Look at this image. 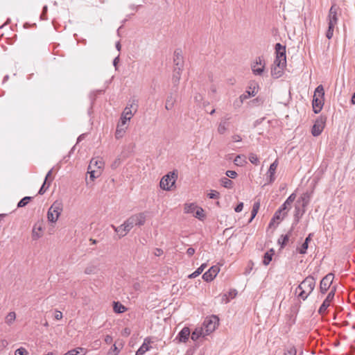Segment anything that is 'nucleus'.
Masks as SVG:
<instances>
[{
  "label": "nucleus",
  "instance_id": "obj_1",
  "mask_svg": "<svg viewBox=\"0 0 355 355\" xmlns=\"http://www.w3.org/2000/svg\"><path fill=\"white\" fill-rule=\"evenodd\" d=\"M315 286V279L309 275L306 277L296 288L295 294L297 297L305 300L313 292Z\"/></svg>",
  "mask_w": 355,
  "mask_h": 355
},
{
  "label": "nucleus",
  "instance_id": "obj_2",
  "mask_svg": "<svg viewBox=\"0 0 355 355\" xmlns=\"http://www.w3.org/2000/svg\"><path fill=\"white\" fill-rule=\"evenodd\" d=\"M324 87L322 85H320L315 89L312 101L313 110L315 114L319 113L322 109L324 105Z\"/></svg>",
  "mask_w": 355,
  "mask_h": 355
},
{
  "label": "nucleus",
  "instance_id": "obj_3",
  "mask_svg": "<svg viewBox=\"0 0 355 355\" xmlns=\"http://www.w3.org/2000/svg\"><path fill=\"white\" fill-rule=\"evenodd\" d=\"M63 209L62 203L60 201H55L47 212L48 220L51 223H55L60 217Z\"/></svg>",
  "mask_w": 355,
  "mask_h": 355
},
{
  "label": "nucleus",
  "instance_id": "obj_4",
  "mask_svg": "<svg viewBox=\"0 0 355 355\" xmlns=\"http://www.w3.org/2000/svg\"><path fill=\"white\" fill-rule=\"evenodd\" d=\"M146 215L144 213H139L128 218L124 223H125L126 231H130L134 226H141L145 223Z\"/></svg>",
  "mask_w": 355,
  "mask_h": 355
},
{
  "label": "nucleus",
  "instance_id": "obj_5",
  "mask_svg": "<svg viewBox=\"0 0 355 355\" xmlns=\"http://www.w3.org/2000/svg\"><path fill=\"white\" fill-rule=\"evenodd\" d=\"M218 324V318L216 315H211L205 319L202 328L205 331V334L208 336L212 333L216 329Z\"/></svg>",
  "mask_w": 355,
  "mask_h": 355
},
{
  "label": "nucleus",
  "instance_id": "obj_6",
  "mask_svg": "<svg viewBox=\"0 0 355 355\" xmlns=\"http://www.w3.org/2000/svg\"><path fill=\"white\" fill-rule=\"evenodd\" d=\"M177 178L178 174L175 171L170 172L161 179L159 183L160 187L164 190H170L171 188L174 185Z\"/></svg>",
  "mask_w": 355,
  "mask_h": 355
},
{
  "label": "nucleus",
  "instance_id": "obj_7",
  "mask_svg": "<svg viewBox=\"0 0 355 355\" xmlns=\"http://www.w3.org/2000/svg\"><path fill=\"white\" fill-rule=\"evenodd\" d=\"M266 62L262 56L257 57L251 64L252 73L255 76H261L265 70Z\"/></svg>",
  "mask_w": 355,
  "mask_h": 355
},
{
  "label": "nucleus",
  "instance_id": "obj_8",
  "mask_svg": "<svg viewBox=\"0 0 355 355\" xmlns=\"http://www.w3.org/2000/svg\"><path fill=\"white\" fill-rule=\"evenodd\" d=\"M137 104L136 103L135 100H132L130 103H128L127 106L125 107L123 112H122L121 118L129 121L131 118L133 116L134 113H135L137 110Z\"/></svg>",
  "mask_w": 355,
  "mask_h": 355
},
{
  "label": "nucleus",
  "instance_id": "obj_9",
  "mask_svg": "<svg viewBox=\"0 0 355 355\" xmlns=\"http://www.w3.org/2000/svg\"><path fill=\"white\" fill-rule=\"evenodd\" d=\"M257 87L255 85H250L248 89L245 92L239 96V99L234 101V105L240 106L243 104V101L251 96H254L257 93Z\"/></svg>",
  "mask_w": 355,
  "mask_h": 355
},
{
  "label": "nucleus",
  "instance_id": "obj_10",
  "mask_svg": "<svg viewBox=\"0 0 355 355\" xmlns=\"http://www.w3.org/2000/svg\"><path fill=\"white\" fill-rule=\"evenodd\" d=\"M275 53L276 58L275 60L277 61L278 64H279V62L281 64H286V47L284 46L277 43L275 44Z\"/></svg>",
  "mask_w": 355,
  "mask_h": 355
},
{
  "label": "nucleus",
  "instance_id": "obj_11",
  "mask_svg": "<svg viewBox=\"0 0 355 355\" xmlns=\"http://www.w3.org/2000/svg\"><path fill=\"white\" fill-rule=\"evenodd\" d=\"M334 275L331 272L322 279L320 284V291L322 293L324 294L328 291L334 281Z\"/></svg>",
  "mask_w": 355,
  "mask_h": 355
},
{
  "label": "nucleus",
  "instance_id": "obj_12",
  "mask_svg": "<svg viewBox=\"0 0 355 355\" xmlns=\"http://www.w3.org/2000/svg\"><path fill=\"white\" fill-rule=\"evenodd\" d=\"M325 125V119L320 116L318 118L313 124L311 133L314 137L319 136L324 130Z\"/></svg>",
  "mask_w": 355,
  "mask_h": 355
},
{
  "label": "nucleus",
  "instance_id": "obj_13",
  "mask_svg": "<svg viewBox=\"0 0 355 355\" xmlns=\"http://www.w3.org/2000/svg\"><path fill=\"white\" fill-rule=\"evenodd\" d=\"M335 288H332L331 291L328 293L327 297L323 301L322 304L320 306L318 309V313L320 315H324L327 309V308L330 306L331 301L333 300L335 295Z\"/></svg>",
  "mask_w": 355,
  "mask_h": 355
},
{
  "label": "nucleus",
  "instance_id": "obj_14",
  "mask_svg": "<svg viewBox=\"0 0 355 355\" xmlns=\"http://www.w3.org/2000/svg\"><path fill=\"white\" fill-rule=\"evenodd\" d=\"M219 271L220 268L218 266H213L202 275V279L205 282H211L216 277Z\"/></svg>",
  "mask_w": 355,
  "mask_h": 355
},
{
  "label": "nucleus",
  "instance_id": "obj_15",
  "mask_svg": "<svg viewBox=\"0 0 355 355\" xmlns=\"http://www.w3.org/2000/svg\"><path fill=\"white\" fill-rule=\"evenodd\" d=\"M338 10V7L336 5L334 4L329 9V15L327 17L328 24H331L336 26L338 23V16L337 12Z\"/></svg>",
  "mask_w": 355,
  "mask_h": 355
},
{
  "label": "nucleus",
  "instance_id": "obj_16",
  "mask_svg": "<svg viewBox=\"0 0 355 355\" xmlns=\"http://www.w3.org/2000/svg\"><path fill=\"white\" fill-rule=\"evenodd\" d=\"M286 64H278L277 61H274V64L271 67V76L274 78H278L281 77L283 74L284 69L286 67Z\"/></svg>",
  "mask_w": 355,
  "mask_h": 355
},
{
  "label": "nucleus",
  "instance_id": "obj_17",
  "mask_svg": "<svg viewBox=\"0 0 355 355\" xmlns=\"http://www.w3.org/2000/svg\"><path fill=\"white\" fill-rule=\"evenodd\" d=\"M128 121H125L123 119H120L119 122L117 124L116 132H115V137L119 139L124 135L125 132V130L127 129L126 123Z\"/></svg>",
  "mask_w": 355,
  "mask_h": 355
},
{
  "label": "nucleus",
  "instance_id": "obj_18",
  "mask_svg": "<svg viewBox=\"0 0 355 355\" xmlns=\"http://www.w3.org/2000/svg\"><path fill=\"white\" fill-rule=\"evenodd\" d=\"M287 211H285L281 207H279L275 213L272 218L271 219L269 226L271 227L274 223L277 222L278 224L280 221H282L284 218L286 216Z\"/></svg>",
  "mask_w": 355,
  "mask_h": 355
},
{
  "label": "nucleus",
  "instance_id": "obj_19",
  "mask_svg": "<svg viewBox=\"0 0 355 355\" xmlns=\"http://www.w3.org/2000/svg\"><path fill=\"white\" fill-rule=\"evenodd\" d=\"M230 117H225L220 120L217 128L218 134L224 135L228 130L230 124Z\"/></svg>",
  "mask_w": 355,
  "mask_h": 355
},
{
  "label": "nucleus",
  "instance_id": "obj_20",
  "mask_svg": "<svg viewBox=\"0 0 355 355\" xmlns=\"http://www.w3.org/2000/svg\"><path fill=\"white\" fill-rule=\"evenodd\" d=\"M43 227L42 223H36L32 230V239L33 240H37L41 238L43 235Z\"/></svg>",
  "mask_w": 355,
  "mask_h": 355
},
{
  "label": "nucleus",
  "instance_id": "obj_21",
  "mask_svg": "<svg viewBox=\"0 0 355 355\" xmlns=\"http://www.w3.org/2000/svg\"><path fill=\"white\" fill-rule=\"evenodd\" d=\"M191 332L189 327H184L178 334L175 340H178L180 343H186L188 341Z\"/></svg>",
  "mask_w": 355,
  "mask_h": 355
},
{
  "label": "nucleus",
  "instance_id": "obj_22",
  "mask_svg": "<svg viewBox=\"0 0 355 355\" xmlns=\"http://www.w3.org/2000/svg\"><path fill=\"white\" fill-rule=\"evenodd\" d=\"M173 63H174V68H180L183 69V65H184V61H183V57L181 53V51L177 49L174 52V57H173Z\"/></svg>",
  "mask_w": 355,
  "mask_h": 355
},
{
  "label": "nucleus",
  "instance_id": "obj_23",
  "mask_svg": "<svg viewBox=\"0 0 355 355\" xmlns=\"http://www.w3.org/2000/svg\"><path fill=\"white\" fill-rule=\"evenodd\" d=\"M103 166L104 162L101 158H92L88 166V170H92V168H96V170H100L101 172V169L103 168Z\"/></svg>",
  "mask_w": 355,
  "mask_h": 355
},
{
  "label": "nucleus",
  "instance_id": "obj_24",
  "mask_svg": "<svg viewBox=\"0 0 355 355\" xmlns=\"http://www.w3.org/2000/svg\"><path fill=\"white\" fill-rule=\"evenodd\" d=\"M278 166V161L276 159L274 162H272L268 171V177L269 178V183H272L275 180V172L277 170V168Z\"/></svg>",
  "mask_w": 355,
  "mask_h": 355
},
{
  "label": "nucleus",
  "instance_id": "obj_25",
  "mask_svg": "<svg viewBox=\"0 0 355 355\" xmlns=\"http://www.w3.org/2000/svg\"><path fill=\"white\" fill-rule=\"evenodd\" d=\"M150 343L151 340L150 338H145L143 344L138 349L135 355H144L146 352H148L150 349Z\"/></svg>",
  "mask_w": 355,
  "mask_h": 355
},
{
  "label": "nucleus",
  "instance_id": "obj_26",
  "mask_svg": "<svg viewBox=\"0 0 355 355\" xmlns=\"http://www.w3.org/2000/svg\"><path fill=\"white\" fill-rule=\"evenodd\" d=\"M296 198V194L293 193L291 194L288 198L285 200V202L281 205V208L284 209L285 211H288L291 207V204L294 202Z\"/></svg>",
  "mask_w": 355,
  "mask_h": 355
},
{
  "label": "nucleus",
  "instance_id": "obj_27",
  "mask_svg": "<svg viewBox=\"0 0 355 355\" xmlns=\"http://www.w3.org/2000/svg\"><path fill=\"white\" fill-rule=\"evenodd\" d=\"M98 266L96 263L90 262L85 267L84 272L86 275H94L98 272Z\"/></svg>",
  "mask_w": 355,
  "mask_h": 355
},
{
  "label": "nucleus",
  "instance_id": "obj_28",
  "mask_svg": "<svg viewBox=\"0 0 355 355\" xmlns=\"http://www.w3.org/2000/svg\"><path fill=\"white\" fill-rule=\"evenodd\" d=\"M205 336H207V335L205 334L204 330L200 327L195 329V330L191 334V338L193 341H196L199 338H205Z\"/></svg>",
  "mask_w": 355,
  "mask_h": 355
},
{
  "label": "nucleus",
  "instance_id": "obj_29",
  "mask_svg": "<svg viewBox=\"0 0 355 355\" xmlns=\"http://www.w3.org/2000/svg\"><path fill=\"white\" fill-rule=\"evenodd\" d=\"M182 71V69L180 68H174L172 76V82L174 86H177L179 84Z\"/></svg>",
  "mask_w": 355,
  "mask_h": 355
},
{
  "label": "nucleus",
  "instance_id": "obj_30",
  "mask_svg": "<svg viewBox=\"0 0 355 355\" xmlns=\"http://www.w3.org/2000/svg\"><path fill=\"white\" fill-rule=\"evenodd\" d=\"M176 100L172 93L169 94L166 99L165 108L167 110H171L174 106Z\"/></svg>",
  "mask_w": 355,
  "mask_h": 355
},
{
  "label": "nucleus",
  "instance_id": "obj_31",
  "mask_svg": "<svg viewBox=\"0 0 355 355\" xmlns=\"http://www.w3.org/2000/svg\"><path fill=\"white\" fill-rule=\"evenodd\" d=\"M111 227L113 228L114 232H117L119 235V237L125 236L130 231H126L127 229L125 227V223H123L119 227H115L114 225H112Z\"/></svg>",
  "mask_w": 355,
  "mask_h": 355
},
{
  "label": "nucleus",
  "instance_id": "obj_32",
  "mask_svg": "<svg viewBox=\"0 0 355 355\" xmlns=\"http://www.w3.org/2000/svg\"><path fill=\"white\" fill-rule=\"evenodd\" d=\"M305 212V209L302 208V209L300 207V205L296 204L295 206V223H297L300 220V218L303 216Z\"/></svg>",
  "mask_w": 355,
  "mask_h": 355
},
{
  "label": "nucleus",
  "instance_id": "obj_33",
  "mask_svg": "<svg viewBox=\"0 0 355 355\" xmlns=\"http://www.w3.org/2000/svg\"><path fill=\"white\" fill-rule=\"evenodd\" d=\"M310 201V196L308 193H304L297 201L296 204L302 203V208L305 209V207L308 205Z\"/></svg>",
  "mask_w": 355,
  "mask_h": 355
},
{
  "label": "nucleus",
  "instance_id": "obj_34",
  "mask_svg": "<svg viewBox=\"0 0 355 355\" xmlns=\"http://www.w3.org/2000/svg\"><path fill=\"white\" fill-rule=\"evenodd\" d=\"M274 254L275 251L273 249H270L269 251L264 254L263 263L265 266H268L270 263V262L272 261Z\"/></svg>",
  "mask_w": 355,
  "mask_h": 355
},
{
  "label": "nucleus",
  "instance_id": "obj_35",
  "mask_svg": "<svg viewBox=\"0 0 355 355\" xmlns=\"http://www.w3.org/2000/svg\"><path fill=\"white\" fill-rule=\"evenodd\" d=\"M113 309L115 313H122L126 311V308L119 302H114Z\"/></svg>",
  "mask_w": 355,
  "mask_h": 355
},
{
  "label": "nucleus",
  "instance_id": "obj_36",
  "mask_svg": "<svg viewBox=\"0 0 355 355\" xmlns=\"http://www.w3.org/2000/svg\"><path fill=\"white\" fill-rule=\"evenodd\" d=\"M234 163L236 166H242L247 163L245 156L243 155H237L234 159Z\"/></svg>",
  "mask_w": 355,
  "mask_h": 355
},
{
  "label": "nucleus",
  "instance_id": "obj_37",
  "mask_svg": "<svg viewBox=\"0 0 355 355\" xmlns=\"http://www.w3.org/2000/svg\"><path fill=\"white\" fill-rule=\"evenodd\" d=\"M237 295V291L235 289L230 291L227 294H225L223 297V301H225V303L230 302L231 299H233Z\"/></svg>",
  "mask_w": 355,
  "mask_h": 355
},
{
  "label": "nucleus",
  "instance_id": "obj_38",
  "mask_svg": "<svg viewBox=\"0 0 355 355\" xmlns=\"http://www.w3.org/2000/svg\"><path fill=\"white\" fill-rule=\"evenodd\" d=\"M198 206L195 203H186L184 205V212L187 214H193L196 211Z\"/></svg>",
  "mask_w": 355,
  "mask_h": 355
},
{
  "label": "nucleus",
  "instance_id": "obj_39",
  "mask_svg": "<svg viewBox=\"0 0 355 355\" xmlns=\"http://www.w3.org/2000/svg\"><path fill=\"white\" fill-rule=\"evenodd\" d=\"M16 319V313L14 311H11L8 313L6 316L5 322L8 325H11Z\"/></svg>",
  "mask_w": 355,
  "mask_h": 355
},
{
  "label": "nucleus",
  "instance_id": "obj_40",
  "mask_svg": "<svg viewBox=\"0 0 355 355\" xmlns=\"http://www.w3.org/2000/svg\"><path fill=\"white\" fill-rule=\"evenodd\" d=\"M288 240H289V234H287L285 235H282L279 238L277 242L280 245L281 248H283L284 246H286L287 245Z\"/></svg>",
  "mask_w": 355,
  "mask_h": 355
},
{
  "label": "nucleus",
  "instance_id": "obj_41",
  "mask_svg": "<svg viewBox=\"0 0 355 355\" xmlns=\"http://www.w3.org/2000/svg\"><path fill=\"white\" fill-rule=\"evenodd\" d=\"M297 349L294 345H289L284 349V355H296Z\"/></svg>",
  "mask_w": 355,
  "mask_h": 355
},
{
  "label": "nucleus",
  "instance_id": "obj_42",
  "mask_svg": "<svg viewBox=\"0 0 355 355\" xmlns=\"http://www.w3.org/2000/svg\"><path fill=\"white\" fill-rule=\"evenodd\" d=\"M88 173L89 174V178L92 181H94L96 178L100 176L101 172L100 170H96L95 168H92V170H88Z\"/></svg>",
  "mask_w": 355,
  "mask_h": 355
},
{
  "label": "nucleus",
  "instance_id": "obj_43",
  "mask_svg": "<svg viewBox=\"0 0 355 355\" xmlns=\"http://www.w3.org/2000/svg\"><path fill=\"white\" fill-rule=\"evenodd\" d=\"M220 182L222 186L227 189H231L233 186V182L227 178H221Z\"/></svg>",
  "mask_w": 355,
  "mask_h": 355
},
{
  "label": "nucleus",
  "instance_id": "obj_44",
  "mask_svg": "<svg viewBox=\"0 0 355 355\" xmlns=\"http://www.w3.org/2000/svg\"><path fill=\"white\" fill-rule=\"evenodd\" d=\"M259 206H260L259 205V202H254V203L253 207H252V211H251V218L249 220V223H251L252 220H253V218L257 215V214L258 212V210L259 209Z\"/></svg>",
  "mask_w": 355,
  "mask_h": 355
},
{
  "label": "nucleus",
  "instance_id": "obj_45",
  "mask_svg": "<svg viewBox=\"0 0 355 355\" xmlns=\"http://www.w3.org/2000/svg\"><path fill=\"white\" fill-rule=\"evenodd\" d=\"M51 182H52V179H51V180L49 182L44 181L43 184L42 185L40 189L38 191V194L43 195L46 192V191L49 189V187H50Z\"/></svg>",
  "mask_w": 355,
  "mask_h": 355
},
{
  "label": "nucleus",
  "instance_id": "obj_46",
  "mask_svg": "<svg viewBox=\"0 0 355 355\" xmlns=\"http://www.w3.org/2000/svg\"><path fill=\"white\" fill-rule=\"evenodd\" d=\"M249 161L254 165H258L259 164V158L254 153H250L248 157Z\"/></svg>",
  "mask_w": 355,
  "mask_h": 355
},
{
  "label": "nucleus",
  "instance_id": "obj_47",
  "mask_svg": "<svg viewBox=\"0 0 355 355\" xmlns=\"http://www.w3.org/2000/svg\"><path fill=\"white\" fill-rule=\"evenodd\" d=\"M194 216L200 220H202L205 217L203 209L198 207L196 209Z\"/></svg>",
  "mask_w": 355,
  "mask_h": 355
},
{
  "label": "nucleus",
  "instance_id": "obj_48",
  "mask_svg": "<svg viewBox=\"0 0 355 355\" xmlns=\"http://www.w3.org/2000/svg\"><path fill=\"white\" fill-rule=\"evenodd\" d=\"M120 349L114 344L109 349L107 355H119Z\"/></svg>",
  "mask_w": 355,
  "mask_h": 355
},
{
  "label": "nucleus",
  "instance_id": "obj_49",
  "mask_svg": "<svg viewBox=\"0 0 355 355\" xmlns=\"http://www.w3.org/2000/svg\"><path fill=\"white\" fill-rule=\"evenodd\" d=\"M32 197L26 196L23 198L17 204V207H25L31 200Z\"/></svg>",
  "mask_w": 355,
  "mask_h": 355
},
{
  "label": "nucleus",
  "instance_id": "obj_50",
  "mask_svg": "<svg viewBox=\"0 0 355 355\" xmlns=\"http://www.w3.org/2000/svg\"><path fill=\"white\" fill-rule=\"evenodd\" d=\"M335 26H334V25L328 24V29L326 33V37L329 40L331 39L334 35V31Z\"/></svg>",
  "mask_w": 355,
  "mask_h": 355
},
{
  "label": "nucleus",
  "instance_id": "obj_51",
  "mask_svg": "<svg viewBox=\"0 0 355 355\" xmlns=\"http://www.w3.org/2000/svg\"><path fill=\"white\" fill-rule=\"evenodd\" d=\"M122 163V159L120 157H117L114 159V161L112 163L111 167L113 169H116L118 168Z\"/></svg>",
  "mask_w": 355,
  "mask_h": 355
},
{
  "label": "nucleus",
  "instance_id": "obj_52",
  "mask_svg": "<svg viewBox=\"0 0 355 355\" xmlns=\"http://www.w3.org/2000/svg\"><path fill=\"white\" fill-rule=\"evenodd\" d=\"M15 355H28V352L24 347H21L16 349Z\"/></svg>",
  "mask_w": 355,
  "mask_h": 355
},
{
  "label": "nucleus",
  "instance_id": "obj_53",
  "mask_svg": "<svg viewBox=\"0 0 355 355\" xmlns=\"http://www.w3.org/2000/svg\"><path fill=\"white\" fill-rule=\"evenodd\" d=\"M309 244L306 242H304L301 247L298 249V252L300 254H304L306 253V250L308 249Z\"/></svg>",
  "mask_w": 355,
  "mask_h": 355
},
{
  "label": "nucleus",
  "instance_id": "obj_54",
  "mask_svg": "<svg viewBox=\"0 0 355 355\" xmlns=\"http://www.w3.org/2000/svg\"><path fill=\"white\" fill-rule=\"evenodd\" d=\"M208 197L211 199H217L220 197V193L215 190H211L208 193Z\"/></svg>",
  "mask_w": 355,
  "mask_h": 355
},
{
  "label": "nucleus",
  "instance_id": "obj_55",
  "mask_svg": "<svg viewBox=\"0 0 355 355\" xmlns=\"http://www.w3.org/2000/svg\"><path fill=\"white\" fill-rule=\"evenodd\" d=\"M226 175L230 178H235L237 176V173L234 171H227Z\"/></svg>",
  "mask_w": 355,
  "mask_h": 355
},
{
  "label": "nucleus",
  "instance_id": "obj_56",
  "mask_svg": "<svg viewBox=\"0 0 355 355\" xmlns=\"http://www.w3.org/2000/svg\"><path fill=\"white\" fill-rule=\"evenodd\" d=\"M52 173H53V168H51L50 171H49V172L46 175L44 182H49L51 180V179H52V180H53V178H52V176H51Z\"/></svg>",
  "mask_w": 355,
  "mask_h": 355
},
{
  "label": "nucleus",
  "instance_id": "obj_57",
  "mask_svg": "<svg viewBox=\"0 0 355 355\" xmlns=\"http://www.w3.org/2000/svg\"><path fill=\"white\" fill-rule=\"evenodd\" d=\"M54 318L55 320H61L62 318V313L61 311L55 310L54 313Z\"/></svg>",
  "mask_w": 355,
  "mask_h": 355
},
{
  "label": "nucleus",
  "instance_id": "obj_58",
  "mask_svg": "<svg viewBox=\"0 0 355 355\" xmlns=\"http://www.w3.org/2000/svg\"><path fill=\"white\" fill-rule=\"evenodd\" d=\"M8 343L6 340H5V339L0 340V351L3 350L8 345Z\"/></svg>",
  "mask_w": 355,
  "mask_h": 355
},
{
  "label": "nucleus",
  "instance_id": "obj_59",
  "mask_svg": "<svg viewBox=\"0 0 355 355\" xmlns=\"http://www.w3.org/2000/svg\"><path fill=\"white\" fill-rule=\"evenodd\" d=\"M232 140L233 142H239L242 140V139L240 135H234L232 137Z\"/></svg>",
  "mask_w": 355,
  "mask_h": 355
},
{
  "label": "nucleus",
  "instance_id": "obj_60",
  "mask_svg": "<svg viewBox=\"0 0 355 355\" xmlns=\"http://www.w3.org/2000/svg\"><path fill=\"white\" fill-rule=\"evenodd\" d=\"M243 208V203L239 202L237 206L235 207L234 210L236 212H241Z\"/></svg>",
  "mask_w": 355,
  "mask_h": 355
},
{
  "label": "nucleus",
  "instance_id": "obj_61",
  "mask_svg": "<svg viewBox=\"0 0 355 355\" xmlns=\"http://www.w3.org/2000/svg\"><path fill=\"white\" fill-rule=\"evenodd\" d=\"M200 273L196 270L191 274H190L188 277L190 279L196 278V277L199 276Z\"/></svg>",
  "mask_w": 355,
  "mask_h": 355
},
{
  "label": "nucleus",
  "instance_id": "obj_62",
  "mask_svg": "<svg viewBox=\"0 0 355 355\" xmlns=\"http://www.w3.org/2000/svg\"><path fill=\"white\" fill-rule=\"evenodd\" d=\"M195 253V249L193 248H189L187 250L188 256L191 257Z\"/></svg>",
  "mask_w": 355,
  "mask_h": 355
},
{
  "label": "nucleus",
  "instance_id": "obj_63",
  "mask_svg": "<svg viewBox=\"0 0 355 355\" xmlns=\"http://www.w3.org/2000/svg\"><path fill=\"white\" fill-rule=\"evenodd\" d=\"M155 255L157 257H159L163 254V250L159 248H156L154 252Z\"/></svg>",
  "mask_w": 355,
  "mask_h": 355
},
{
  "label": "nucleus",
  "instance_id": "obj_64",
  "mask_svg": "<svg viewBox=\"0 0 355 355\" xmlns=\"http://www.w3.org/2000/svg\"><path fill=\"white\" fill-rule=\"evenodd\" d=\"M207 267V263H202L198 269L197 270L201 274L205 268Z\"/></svg>",
  "mask_w": 355,
  "mask_h": 355
}]
</instances>
